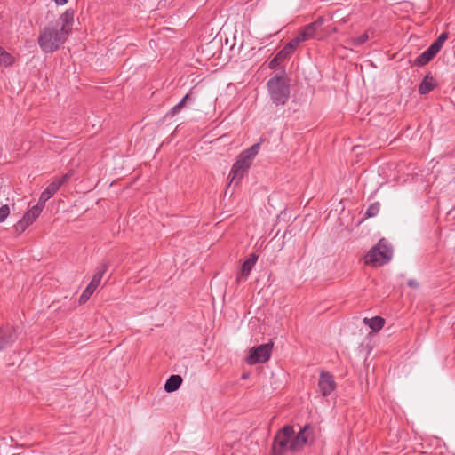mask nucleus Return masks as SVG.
<instances>
[{
    "mask_svg": "<svg viewBox=\"0 0 455 455\" xmlns=\"http://www.w3.org/2000/svg\"><path fill=\"white\" fill-rule=\"evenodd\" d=\"M13 62V58L2 47H0V65L10 66Z\"/></svg>",
    "mask_w": 455,
    "mask_h": 455,
    "instance_id": "obj_22",
    "label": "nucleus"
},
{
    "mask_svg": "<svg viewBox=\"0 0 455 455\" xmlns=\"http://www.w3.org/2000/svg\"><path fill=\"white\" fill-rule=\"evenodd\" d=\"M334 18H337L339 20V22H340V23H347L349 20V15L348 14H343V13L340 12V11L335 12L331 16V20H333Z\"/></svg>",
    "mask_w": 455,
    "mask_h": 455,
    "instance_id": "obj_24",
    "label": "nucleus"
},
{
    "mask_svg": "<svg viewBox=\"0 0 455 455\" xmlns=\"http://www.w3.org/2000/svg\"><path fill=\"white\" fill-rule=\"evenodd\" d=\"M392 258V248L388 242L382 238L364 257L366 265L379 267L387 263Z\"/></svg>",
    "mask_w": 455,
    "mask_h": 455,
    "instance_id": "obj_5",
    "label": "nucleus"
},
{
    "mask_svg": "<svg viewBox=\"0 0 455 455\" xmlns=\"http://www.w3.org/2000/svg\"><path fill=\"white\" fill-rule=\"evenodd\" d=\"M313 428L306 425L295 435L292 426L280 429L274 439L273 455H283L287 451H299L313 438Z\"/></svg>",
    "mask_w": 455,
    "mask_h": 455,
    "instance_id": "obj_2",
    "label": "nucleus"
},
{
    "mask_svg": "<svg viewBox=\"0 0 455 455\" xmlns=\"http://www.w3.org/2000/svg\"><path fill=\"white\" fill-rule=\"evenodd\" d=\"M72 174L73 172L70 171L68 173L64 174L63 176L52 180L44 189V191L42 192L37 204L44 208L46 201L49 200L58 191L61 185H63L68 180Z\"/></svg>",
    "mask_w": 455,
    "mask_h": 455,
    "instance_id": "obj_6",
    "label": "nucleus"
},
{
    "mask_svg": "<svg viewBox=\"0 0 455 455\" xmlns=\"http://www.w3.org/2000/svg\"><path fill=\"white\" fill-rule=\"evenodd\" d=\"M271 100L276 106L284 105L290 96V88L285 75L276 74L267 81Z\"/></svg>",
    "mask_w": 455,
    "mask_h": 455,
    "instance_id": "obj_4",
    "label": "nucleus"
},
{
    "mask_svg": "<svg viewBox=\"0 0 455 455\" xmlns=\"http://www.w3.org/2000/svg\"><path fill=\"white\" fill-rule=\"evenodd\" d=\"M443 46L439 44H437L436 42H433V44L428 47V49L434 53V54H437L439 52V51L441 50Z\"/></svg>",
    "mask_w": 455,
    "mask_h": 455,
    "instance_id": "obj_27",
    "label": "nucleus"
},
{
    "mask_svg": "<svg viewBox=\"0 0 455 455\" xmlns=\"http://www.w3.org/2000/svg\"><path fill=\"white\" fill-rule=\"evenodd\" d=\"M369 39L368 33H363L359 36L352 37L347 40V44L350 46H358L364 44Z\"/></svg>",
    "mask_w": 455,
    "mask_h": 455,
    "instance_id": "obj_20",
    "label": "nucleus"
},
{
    "mask_svg": "<svg viewBox=\"0 0 455 455\" xmlns=\"http://www.w3.org/2000/svg\"><path fill=\"white\" fill-rule=\"evenodd\" d=\"M316 30L311 24H308L304 27V28L298 34V37L301 40V42L309 40L314 37Z\"/></svg>",
    "mask_w": 455,
    "mask_h": 455,
    "instance_id": "obj_16",
    "label": "nucleus"
},
{
    "mask_svg": "<svg viewBox=\"0 0 455 455\" xmlns=\"http://www.w3.org/2000/svg\"><path fill=\"white\" fill-rule=\"evenodd\" d=\"M75 11L67 9L59 19L43 27L38 35L37 43L44 53H53L68 40L72 32Z\"/></svg>",
    "mask_w": 455,
    "mask_h": 455,
    "instance_id": "obj_1",
    "label": "nucleus"
},
{
    "mask_svg": "<svg viewBox=\"0 0 455 455\" xmlns=\"http://www.w3.org/2000/svg\"><path fill=\"white\" fill-rule=\"evenodd\" d=\"M448 32H443L435 40V42H436L437 44H441L442 46L443 45L444 42L447 40L448 38Z\"/></svg>",
    "mask_w": 455,
    "mask_h": 455,
    "instance_id": "obj_26",
    "label": "nucleus"
},
{
    "mask_svg": "<svg viewBox=\"0 0 455 455\" xmlns=\"http://www.w3.org/2000/svg\"><path fill=\"white\" fill-rule=\"evenodd\" d=\"M260 148L259 143H256L252 145L251 148H247L246 150L243 151L238 156L236 161L232 166V169L229 173V184L235 182L237 184L241 179L243 178V174L247 172L249 167L252 164V160L258 154Z\"/></svg>",
    "mask_w": 455,
    "mask_h": 455,
    "instance_id": "obj_3",
    "label": "nucleus"
},
{
    "mask_svg": "<svg viewBox=\"0 0 455 455\" xmlns=\"http://www.w3.org/2000/svg\"><path fill=\"white\" fill-rule=\"evenodd\" d=\"M363 323L364 324L369 326L373 331H378L384 326L385 320L380 316H375L372 318L365 317L363 318Z\"/></svg>",
    "mask_w": 455,
    "mask_h": 455,
    "instance_id": "obj_14",
    "label": "nucleus"
},
{
    "mask_svg": "<svg viewBox=\"0 0 455 455\" xmlns=\"http://www.w3.org/2000/svg\"><path fill=\"white\" fill-rule=\"evenodd\" d=\"M43 209L44 208L37 204L34 205L24 214L22 219L17 222L15 225L16 231L19 233L24 232L36 220Z\"/></svg>",
    "mask_w": 455,
    "mask_h": 455,
    "instance_id": "obj_9",
    "label": "nucleus"
},
{
    "mask_svg": "<svg viewBox=\"0 0 455 455\" xmlns=\"http://www.w3.org/2000/svg\"><path fill=\"white\" fill-rule=\"evenodd\" d=\"M57 5H64L67 3V0H54Z\"/></svg>",
    "mask_w": 455,
    "mask_h": 455,
    "instance_id": "obj_30",
    "label": "nucleus"
},
{
    "mask_svg": "<svg viewBox=\"0 0 455 455\" xmlns=\"http://www.w3.org/2000/svg\"><path fill=\"white\" fill-rule=\"evenodd\" d=\"M10 214V208L8 205H3L0 207V222L5 220V219Z\"/></svg>",
    "mask_w": 455,
    "mask_h": 455,
    "instance_id": "obj_25",
    "label": "nucleus"
},
{
    "mask_svg": "<svg viewBox=\"0 0 455 455\" xmlns=\"http://www.w3.org/2000/svg\"><path fill=\"white\" fill-rule=\"evenodd\" d=\"M273 343H267L251 348L247 357V363L253 365L267 362L270 358Z\"/></svg>",
    "mask_w": 455,
    "mask_h": 455,
    "instance_id": "obj_7",
    "label": "nucleus"
},
{
    "mask_svg": "<svg viewBox=\"0 0 455 455\" xmlns=\"http://www.w3.org/2000/svg\"><path fill=\"white\" fill-rule=\"evenodd\" d=\"M324 23V20L323 17H318L314 22L310 23L315 30H317Z\"/></svg>",
    "mask_w": 455,
    "mask_h": 455,
    "instance_id": "obj_28",
    "label": "nucleus"
},
{
    "mask_svg": "<svg viewBox=\"0 0 455 455\" xmlns=\"http://www.w3.org/2000/svg\"><path fill=\"white\" fill-rule=\"evenodd\" d=\"M189 100V94H186L182 100L176 104L171 110L166 114V116L172 117L177 115L185 106L186 102Z\"/></svg>",
    "mask_w": 455,
    "mask_h": 455,
    "instance_id": "obj_19",
    "label": "nucleus"
},
{
    "mask_svg": "<svg viewBox=\"0 0 455 455\" xmlns=\"http://www.w3.org/2000/svg\"><path fill=\"white\" fill-rule=\"evenodd\" d=\"M408 286H410L411 288H414V289H417V288H419V283L416 280H409L408 281Z\"/></svg>",
    "mask_w": 455,
    "mask_h": 455,
    "instance_id": "obj_29",
    "label": "nucleus"
},
{
    "mask_svg": "<svg viewBox=\"0 0 455 455\" xmlns=\"http://www.w3.org/2000/svg\"><path fill=\"white\" fill-rule=\"evenodd\" d=\"M108 269L107 265H101L98 267L96 273L92 276V279L85 288V290L83 291L82 295L80 296L79 302L80 304L85 303L90 297L92 295V293L95 291V290L98 288L103 275Z\"/></svg>",
    "mask_w": 455,
    "mask_h": 455,
    "instance_id": "obj_8",
    "label": "nucleus"
},
{
    "mask_svg": "<svg viewBox=\"0 0 455 455\" xmlns=\"http://www.w3.org/2000/svg\"><path fill=\"white\" fill-rule=\"evenodd\" d=\"M302 43L301 40L298 37V36L291 40L283 48V50L290 55L298 46L299 44Z\"/></svg>",
    "mask_w": 455,
    "mask_h": 455,
    "instance_id": "obj_21",
    "label": "nucleus"
},
{
    "mask_svg": "<svg viewBox=\"0 0 455 455\" xmlns=\"http://www.w3.org/2000/svg\"><path fill=\"white\" fill-rule=\"evenodd\" d=\"M15 339L14 336L8 331L0 330V350Z\"/></svg>",
    "mask_w": 455,
    "mask_h": 455,
    "instance_id": "obj_17",
    "label": "nucleus"
},
{
    "mask_svg": "<svg viewBox=\"0 0 455 455\" xmlns=\"http://www.w3.org/2000/svg\"><path fill=\"white\" fill-rule=\"evenodd\" d=\"M336 387V382L331 374L326 371H321L318 381L319 392L323 396L329 395Z\"/></svg>",
    "mask_w": 455,
    "mask_h": 455,
    "instance_id": "obj_10",
    "label": "nucleus"
},
{
    "mask_svg": "<svg viewBox=\"0 0 455 455\" xmlns=\"http://www.w3.org/2000/svg\"><path fill=\"white\" fill-rule=\"evenodd\" d=\"M337 31H338V29H337V28H336V27H333V28L331 29V32H333V33H335V32H337Z\"/></svg>",
    "mask_w": 455,
    "mask_h": 455,
    "instance_id": "obj_31",
    "label": "nucleus"
},
{
    "mask_svg": "<svg viewBox=\"0 0 455 455\" xmlns=\"http://www.w3.org/2000/svg\"><path fill=\"white\" fill-rule=\"evenodd\" d=\"M182 383V378L180 375H172L164 385V390L168 393L176 391Z\"/></svg>",
    "mask_w": 455,
    "mask_h": 455,
    "instance_id": "obj_13",
    "label": "nucleus"
},
{
    "mask_svg": "<svg viewBox=\"0 0 455 455\" xmlns=\"http://www.w3.org/2000/svg\"><path fill=\"white\" fill-rule=\"evenodd\" d=\"M435 56V54H434L427 48L424 52H422L420 55H419L415 59L414 64L417 66H424V65L427 64Z\"/></svg>",
    "mask_w": 455,
    "mask_h": 455,
    "instance_id": "obj_15",
    "label": "nucleus"
},
{
    "mask_svg": "<svg viewBox=\"0 0 455 455\" xmlns=\"http://www.w3.org/2000/svg\"><path fill=\"white\" fill-rule=\"evenodd\" d=\"M436 86V82L434 77L428 74L425 76L419 86V92L420 94H427Z\"/></svg>",
    "mask_w": 455,
    "mask_h": 455,
    "instance_id": "obj_12",
    "label": "nucleus"
},
{
    "mask_svg": "<svg viewBox=\"0 0 455 455\" xmlns=\"http://www.w3.org/2000/svg\"><path fill=\"white\" fill-rule=\"evenodd\" d=\"M289 55L282 49L276 53V55L270 60L269 68L271 69L275 68L280 63H282Z\"/></svg>",
    "mask_w": 455,
    "mask_h": 455,
    "instance_id": "obj_18",
    "label": "nucleus"
},
{
    "mask_svg": "<svg viewBox=\"0 0 455 455\" xmlns=\"http://www.w3.org/2000/svg\"><path fill=\"white\" fill-rule=\"evenodd\" d=\"M257 260L258 256L253 253L243 263L239 275L237 276L238 282H241L243 279L245 280L248 277Z\"/></svg>",
    "mask_w": 455,
    "mask_h": 455,
    "instance_id": "obj_11",
    "label": "nucleus"
},
{
    "mask_svg": "<svg viewBox=\"0 0 455 455\" xmlns=\"http://www.w3.org/2000/svg\"><path fill=\"white\" fill-rule=\"evenodd\" d=\"M379 209H380L379 203H378V202L373 203L366 210L365 215L369 218L375 217L379 213Z\"/></svg>",
    "mask_w": 455,
    "mask_h": 455,
    "instance_id": "obj_23",
    "label": "nucleus"
}]
</instances>
